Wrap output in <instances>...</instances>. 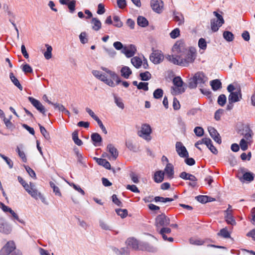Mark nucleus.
<instances>
[{"instance_id":"nucleus-14","label":"nucleus","mask_w":255,"mask_h":255,"mask_svg":"<svg viewBox=\"0 0 255 255\" xmlns=\"http://www.w3.org/2000/svg\"><path fill=\"white\" fill-rule=\"evenodd\" d=\"M136 51V48L134 45L130 44L128 46H125L123 49L122 52L128 57H132Z\"/></svg>"},{"instance_id":"nucleus-29","label":"nucleus","mask_w":255,"mask_h":255,"mask_svg":"<svg viewBox=\"0 0 255 255\" xmlns=\"http://www.w3.org/2000/svg\"><path fill=\"white\" fill-rule=\"evenodd\" d=\"M9 78L13 84L17 87L20 91H22L23 87L19 83L18 80L15 77L13 73L11 72L9 74Z\"/></svg>"},{"instance_id":"nucleus-46","label":"nucleus","mask_w":255,"mask_h":255,"mask_svg":"<svg viewBox=\"0 0 255 255\" xmlns=\"http://www.w3.org/2000/svg\"><path fill=\"white\" fill-rule=\"evenodd\" d=\"M226 221L228 224L235 225L236 223L235 220L234 219L231 213H228L225 216Z\"/></svg>"},{"instance_id":"nucleus-44","label":"nucleus","mask_w":255,"mask_h":255,"mask_svg":"<svg viewBox=\"0 0 255 255\" xmlns=\"http://www.w3.org/2000/svg\"><path fill=\"white\" fill-rule=\"evenodd\" d=\"M45 46L47 48L46 51L44 53V56L46 59H49L52 57V48L48 44H46Z\"/></svg>"},{"instance_id":"nucleus-48","label":"nucleus","mask_w":255,"mask_h":255,"mask_svg":"<svg viewBox=\"0 0 255 255\" xmlns=\"http://www.w3.org/2000/svg\"><path fill=\"white\" fill-rule=\"evenodd\" d=\"M139 76L142 81H148L151 78V74L148 71L140 73Z\"/></svg>"},{"instance_id":"nucleus-43","label":"nucleus","mask_w":255,"mask_h":255,"mask_svg":"<svg viewBox=\"0 0 255 255\" xmlns=\"http://www.w3.org/2000/svg\"><path fill=\"white\" fill-rule=\"evenodd\" d=\"M223 37L229 42L232 41L234 38V34L230 31H225L223 33Z\"/></svg>"},{"instance_id":"nucleus-16","label":"nucleus","mask_w":255,"mask_h":255,"mask_svg":"<svg viewBox=\"0 0 255 255\" xmlns=\"http://www.w3.org/2000/svg\"><path fill=\"white\" fill-rule=\"evenodd\" d=\"M11 231V228L5 221L4 219L0 217V232L9 234Z\"/></svg>"},{"instance_id":"nucleus-36","label":"nucleus","mask_w":255,"mask_h":255,"mask_svg":"<svg viewBox=\"0 0 255 255\" xmlns=\"http://www.w3.org/2000/svg\"><path fill=\"white\" fill-rule=\"evenodd\" d=\"M210 85L214 91H217L222 87V83L219 79H215L210 81Z\"/></svg>"},{"instance_id":"nucleus-57","label":"nucleus","mask_w":255,"mask_h":255,"mask_svg":"<svg viewBox=\"0 0 255 255\" xmlns=\"http://www.w3.org/2000/svg\"><path fill=\"white\" fill-rule=\"evenodd\" d=\"M196 199L201 203H206L208 201V197L205 195H199L195 197Z\"/></svg>"},{"instance_id":"nucleus-13","label":"nucleus","mask_w":255,"mask_h":255,"mask_svg":"<svg viewBox=\"0 0 255 255\" xmlns=\"http://www.w3.org/2000/svg\"><path fill=\"white\" fill-rule=\"evenodd\" d=\"M139 250L150 253H155L157 252V249L148 243L141 242L139 243Z\"/></svg>"},{"instance_id":"nucleus-26","label":"nucleus","mask_w":255,"mask_h":255,"mask_svg":"<svg viewBox=\"0 0 255 255\" xmlns=\"http://www.w3.org/2000/svg\"><path fill=\"white\" fill-rule=\"evenodd\" d=\"M179 177L184 180H189L191 181H197V178L193 174L188 173L185 171L182 172L180 175Z\"/></svg>"},{"instance_id":"nucleus-15","label":"nucleus","mask_w":255,"mask_h":255,"mask_svg":"<svg viewBox=\"0 0 255 255\" xmlns=\"http://www.w3.org/2000/svg\"><path fill=\"white\" fill-rule=\"evenodd\" d=\"M208 130L210 136L215 140V141L218 144H221L222 142L221 138L217 130L212 127H208Z\"/></svg>"},{"instance_id":"nucleus-31","label":"nucleus","mask_w":255,"mask_h":255,"mask_svg":"<svg viewBox=\"0 0 255 255\" xmlns=\"http://www.w3.org/2000/svg\"><path fill=\"white\" fill-rule=\"evenodd\" d=\"M91 139L94 142V144L95 146L99 145L98 143L101 142L102 141V138L101 136L98 133H93L91 135Z\"/></svg>"},{"instance_id":"nucleus-19","label":"nucleus","mask_w":255,"mask_h":255,"mask_svg":"<svg viewBox=\"0 0 255 255\" xmlns=\"http://www.w3.org/2000/svg\"><path fill=\"white\" fill-rule=\"evenodd\" d=\"M167 178L169 179H171L174 177V167L171 163H167L164 168V171Z\"/></svg>"},{"instance_id":"nucleus-25","label":"nucleus","mask_w":255,"mask_h":255,"mask_svg":"<svg viewBox=\"0 0 255 255\" xmlns=\"http://www.w3.org/2000/svg\"><path fill=\"white\" fill-rule=\"evenodd\" d=\"M94 159L96 161L97 163L104 167L106 169H110L111 164L109 161L105 159L100 158L98 157H94Z\"/></svg>"},{"instance_id":"nucleus-59","label":"nucleus","mask_w":255,"mask_h":255,"mask_svg":"<svg viewBox=\"0 0 255 255\" xmlns=\"http://www.w3.org/2000/svg\"><path fill=\"white\" fill-rule=\"evenodd\" d=\"M48 103L53 105L56 109H58L59 111L63 112L65 110V108L63 105L58 103H53L50 101H48Z\"/></svg>"},{"instance_id":"nucleus-42","label":"nucleus","mask_w":255,"mask_h":255,"mask_svg":"<svg viewBox=\"0 0 255 255\" xmlns=\"http://www.w3.org/2000/svg\"><path fill=\"white\" fill-rule=\"evenodd\" d=\"M217 235L224 238H230L231 237L230 234L226 228L222 229Z\"/></svg>"},{"instance_id":"nucleus-28","label":"nucleus","mask_w":255,"mask_h":255,"mask_svg":"<svg viewBox=\"0 0 255 255\" xmlns=\"http://www.w3.org/2000/svg\"><path fill=\"white\" fill-rule=\"evenodd\" d=\"M121 75L126 79H128L132 74V71L128 66H124L121 69Z\"/></svg>"},{"instance_id":"nucleus-2","label":"nucleus","mask_w":255,"mask_h":255,"mask_svg":"<svg viewBox=\"0 0 255 255\" xmlns=\"http://www.w3.org/2000/svg\"><path fill=\"white\" fill-rule=\"evenodd\" d=\"M173 83L175 87H171V93L173 95H179L185 91L186 84L182 81L180 76H176L173 79Z\"/></svg>"},{"instance_id":"nucleus-8","label":"nucleus","mask_w":255,"mask_h":255,"mask_svg":"<svg viewBox=\"0 0 255 255\" xmlns=\"http://www.w3.org/2000/svg\"><path fill=\"white\" fill-rule=\"evenodd\" d=\"M175 148L176 151L180 157L184 158L189 156L188 152L182 142L180 141L177 142L176 143Z\"/></svg>"},{"instance_id":"nucleus-52","label":"nucleus","mask_w":255,"mask_h":255,"mask_svg":"<svg viewBox=\"0 0 255 255\" xmlns=\"http://www.w3.org/2000/svg\"><path fill=\"white\" fill-rule=\"evenodd\" d=\"M194 132L196 136H202L203 135L204 131L203 128L201 127H196L194 129Z\"/></svg>"},{"instance_id":"nucleus-32","label":"nucleus","mask_w":255,"mask_h":255,"mask_svg":"<svg viewBox=\"0 0 255 255\" xmlns=\"http://www.w3.org/2000/svg\"><path fill=\"white\" fill-rule=\"evenodd\" d=\"M254 179V174L250 172H247L243 174L242 178H240V180L242 181L243 180L248 182H251Z\"/></svg>"},{"instance_id":"nucleus-35","label":"nucleus","mask_w":255,"mask_h":255,"mask_svg":"<svg viewBox=\"0 0 255 255\" xmlns=\"http://www.w3.org/2000/svg\"><path fill=\"white\" fill-rule=\"evenodd\" d=\"M131 63L136 68H139L141 66L142 61L139 57L135 56L131 59Z\"/></svg>"},{"instance_id":"nucleus-45","label":"nucleus","mask_w":255,"mask_h":255,"mask_svg":"<svg viewBox=\"0 0 255 255\" xmlns=\"http://www.w3.org/2000/svg\"><path fill=\"white\" fill-rule=\"evenodd\" d=\"M154 200L156 202H161L163 203H166L167 202H171L174 200L173 198H164L163 197H160V196H156L154 197Z\"/></svg>"},{"instance_id":"nucleus-60","label":"nucleus","mask_w":255,"mask_h":255,"mask_svg":"<svg viewBox=\"0 0 255 255\" xmlns=\"http://www.w3.org/2000/svg\"><path fill=\"white\" fill-rule=\"evenodd\" d=\"M197 83L194 79V77L189 79L188 82V87L190 89H194L197 87Z\"/></svg>"},{"instance_id":"nucleus-23","label":"nucleus","mask_w":255,"mask_h":255,"mask_svg":"<svg viewBox=\"0 0 255 255\" xmlns=\"http://www.w3.org/2000/svg\"><path fill=\"white\" fill-rule=\"evenodd\" d=\"M197 84H203L206 82V77L203 72H197L194 76Z\"/></svg>"},{"instance_id":"nucleus-54","label":"nucleus","mask_w":255,"mask_h":255,"mask_svg":"<svg viewBox=\"0 0 255 255\" xmlns=\"http://www.w3.org/2000/svg\"><path fill=\"white\" fill-rule=\"evenodd\" d=\"M227 98L224 94H222L218 97V103L221 106H223L226 103Z\"/></svg>"},{"instance_id":"nucleus-21","label":"nucleus","mask_w":255,"mask_h":255,"mask_svg":"<svg viewBox=\"0 0 255 255\" xmlns=\"http://www.w3.org/2000/svg\"><path fill=\"white\" fill-rule=\"evenodd\" d=\"M126 243L128 246L131 247L132 249L134 250H139V243L135 239L133 238H128Z\"/></svg>"},{"instance_id":"nucleus-6","label":"nucleus","mask_w":255,"mask_h":255,"mask_svg":"<svg viewBox=\"0 0 255 255\" xmlns=\"http://www.w3.org/2000/svg\"><path fill=\"white\" fill-rule=\"evenodd\" d=\"M164 56L161 51L158 50H153L149 56L150 60L155 64L160 63L162 61Z\"/></svg>"},{"instance_id":"nucleus-62","label":"nucleus","mask_w":255,"mask_h":255,"mask_svg":"<svg viewBox=\"0 0 255 255\" xmlns=\"http://www.w3.org/2000/svg\"><path fill=\"white\" fill-rule=\"evenodd\" d=\"M148 83L146 82H140L138 84V89L139 90H143L145 91H147L148 90Z\"/></svg>"},{"instance_id":"nucleus-22","label":"nucleus","mask_w":255,"mask_h":255,"mask_svg":"<svg viewBox=\"0 0 255 255\" xmlns=\"http://www.w3.org/2000/svg\"><path fill=\"white\" fill-rule=\"evenodd\" d=\"M107 149L110 153L113 159L116 160L119 155L118 149L112 144H109L107 145Z\"/></svg>"},{"instance_id":"nucleus-18","label":"nucleus","mask_w":255,"mask_h":255,"mask_svg":"<svg viewBox=\"0 0 255 255\" xmlns=\"http://www.w3.org/2000/svg\"><path fill=\"white\" fill-rule=\"evenodd\" d=\"M101 69L110 75L111 77L110 79H112L113 81L114 80L116 81V85L121 83V80L120 77L115 72L112 71L106 67H101Z\"/></svg>"},{"instance_id":"nucleus-63","label":"nucleus","mask_w":255,"mask_h":255,"mask_svg":"<svg viewBox=\"0 0 255 255\" xmlns=\"http://www.w3.org/2000/svg\"><path fill=\"white\" fill-rule=\"evenodd\" d=\"M240 145L242 150L245 151L248 149V142L245 138H242L240 142Z\"/></svg>"},{"instance_id":"nucleus-56","label":"nucleus","mask_w":255,"mask_h":255,"mask_svg":"<svg viewBox=\"0 0 255 255\" xmlns=\"http://www.w3.org/2000/svg\"><path fill=\"white\" fill-rule=\"evenodd\" d=\"M126 145L127 147L131 151L133 152L136 151V146L133 144L131 140H128L126 141Z\"/></svg>"},{"instance_id":"nucleus-37","label":"nucleus","mask_w":255,"mask_h":255,"mask_svg":"<svg viewBox=\"0 0 255 255\" xmlns=\"http://www.w3.org/2000/svg\"><path fill=\"white\" fill-rule=\"evenodd\" d=\"M35 185L33 183L30 182V190L28 191V193L34 198L37 199L38 193L37 190L35 188Z\"/></svg>"},{"instance_id":"nucleus-7","label":"nucleus","mask_w":255,"mask_h":255,"mask_svg":"<svg viewBox=\"0 0 255 255\" xmlns=\"http://www.w3.org/2000/svg\"><path fill=\"white\" fill-rule=\"evenodd\" d=\"M15 249V245L13 241L8 242L0 250V255H8Z\"/></svg>"},{"instance_id":"nucleus-17","label":"nucleus","mask_w":255,"mask_h":255,"mask_svg":"<svg viewBox=\"0 0 255 255\" xmlns=\"http://www.w3.org/2000/svg\"><path fill=\"white\" fill-rule=\"evenodd\" d=\"M239 133L244 135L246 140H249L253 134V131L249 126H244L242 129L239 130Z\"/></svg>"},{"instance_id":"nucleus-1","label":"nucleus","mask_w":255,"mask_h":255,"mask_svg":"<svg viewBox=\"0 0 255 255\" xmlns=\"http://www.w3.org/2000/svg\"><path fill=\"white\" fill-rule=\"evenodd\" d=\"M172 50L174 53L180 54L181 55L183 66H188L189 63H193L196 57V49L192 47L186 49L183 43H176L172 48Z\"/></svg>"},{"instance_id":"nucleus-49","label":"nucleus","mask_w":255,"mask_h":255,"mask_svg":"<svg viewBox=\"0 0 255 255\" xmlns=\"http://www.w3.org/2000/svg\"><path fill=\"white\" fill-rule=\"evenodd\" d=\"M153 95L155 99H158L163 96V91L161 89L158 88L154 91Z\"/></svg>"},{"instance_id":"nucleus-51","label":"nucleus","mask_w":255,"mask_h":255,"mask_svg":"<svg viewBox=\"0 0 255 255\" xmlns=\"http://www.w3.org/2000/svg\"><path fill=\"white\" fill-rule=\"evenodd\" d=\"M113 20H114V25L117 27H121L123 25V22L121 21V20H120V17L117 16V15H115L114 17H113Z\"/></svg>"},{"instance_id":"nucleus-40","label":"nucleus","mask_w":255,"mask_h":255,"mask_svg":"<svg viewBox=\"0 0 255 255\" xmlns=\"http://www.w3.org/2000/svg\"><path fill=\"white\" fill-rule=\"evenodd\" d=\"M38 126L39 127L40 131L42 135L46 140H49L50 139V136L49 132L46 130L45 128L41 126L40 124H38Z\"/></svg>"},{"instance_id":"nucleus-9","label":"nucleus","mask_w":255,"mask_h":255,"mask_svg":"<svg viewBox=\"0 0 255 255\" xmlns=\"http://www.w3.org/2000/svg\"><path fill=\"white\" fill-rule=\"evenodd\" d=\"M28 100L31 103V104L41 113L44 116H46L45 112L46 110L44 107L38 100L34 99L32 97H28Z\"/></svg>"},{"instance_id":"nucleus-39","label":"nucleus","mask_w":255,"mask_h":255,"mask_svg":"<svg viewBox=\"0 0 255 255\" xmlns=\"http://www.w3.org/2000/svg\"><path fill=\"white\" fill-rule=\"evenodd\" d=\"M9 214H10V215H9V216L12 220L16 221L20 223H24L23 220L19 219L18 215L16 213H15L14 211L12 209L10 210Z\"/></svg>"},{"instance_id":"nucleus-53","label":"nucleus","mask_w":255,"mask_h":255,"mask_svg":"<svg viewBox=\"0 0 255 255\" xmlns=\"http://www.w3.org/2000/svg\"><path fill=\"white\" fill-rule=\"evenodd\" d=\"M198 46L202 50H205L207 48V42L203 38H201L198 41Z\"/></svg>"},{"instance_id":"nucleus-30","label":"nucleus","mask_w":255,"mask_h":255,"mask_svg":"<svg viewBox=\"0 0 255 255\" xmlns=\"http://www.w3.org/2000/svg\"><path fill=\"white\" fill-rule=\"evenodd\" d=\"M205 144L206 145L207 147L209 146L212 143V141L209 138H204L201 140H198L195 144L196 147H197L198 149L201 150V148L198 146V145L201 144Z\"/></svg>"},{"instance_id":"nucleus-10","label":"nucleus","mask_w":255,"mask_h":255,"mask_svg":"<svg viewBox=\"0 0 255 255\" xmlns=\"http://www.w3.org/2000/svg\"><path fill=\"white\" fill-rule=\"evenodd\" d=\"M174 54L175 55H167L166 57V59L174 64L183 66V62L181 55H180V54Z\"/></svg>"},{"instance_id":"nucleus-27","label":"nucleus","mask_w":255,"mask_h":255,"mask_svg":"<svg viewBox=\"0 0 255 255\" xmlns=\"http://www.w3.org/2000/svg\"><path fill=\"white\" fill-rule=\"evenodd\" d=\"M164 172L159 170L154 173L153 179L156 183H161L164 179Z\"/></svg>"},{"instance_id":"nucleus-24","label":"nucleus","mask_w":255,"mask_h":255,"mask_svg":"<svg viewBox=\"0 0 255 255\" xmlns=\"http://www.w3.org/2000/svg\"><path fill=\"white\" fill-rule=\"evenodd\" d=\"M173 19L178 22V25H181L184 23V18L183 14L179 12H173Z\"/></svg>"},{"instance_id":"nucleus-3","label":"nucleus","mask_w":255,"mask_h":255,"mask_svg":"<svg viewBox=\"0 0 255 255\" xmlns=\"http://www.w3.org/2000/svg\"><path fill=\"white\" fill-rule=\"evenodd\" d=\"M152 129L149 125L144 124L141 125L140 129L138 131L137 135L146 141H149L151 139L150 135Z\"/></svg>"},{"instance_id":"nucleus-5","label":"nucleus","mask_w":255,"mask_h":255,"mask_svg":"<svg viewBox=\"0 0 255 255\" xmlns=\"http://www.w3.org/2000/svg\"><path fill=\"white\" fill-rule=\"evenodd\" d=\"M170 225V219L164 214L158 215L155 218V226L158 229L161 227H165Z\"/></svg>"},{"instance_id":"nucleus-61","label":"nucleus","mask_w":255,"mask_h":255,"mask_svg":"<svg viewBox=\"0 0 255 255\" xmlns=\"http://www.w3.org/2000/svg\"><path fill=\"white\" fill-rule=\"evenodd\" d=\"M180 35V30L178 28H175L170 33V36L172 38L175 39Z\"/></svg>"},{"instance_id":"nucleus-58","label":"nucleus","mask_w":255,"mask_h":255,"mask_svg":"<svg viewBox=\"0 0 255 255\" xmlns=\"http://www.w3.org/2000/svg\"><path fill=\"white\" fill-rule=\"evenodd\" d=\"M67 5L69 9L70 12L71 13H73L75 10L76 0H71Z\"/></svg>"},{"instance_id":"nucleus-64","label":"nucleus","mask_w":255,"mask_h":255,"mask_svg":"<svg viewBox=\"0 0 255 255\" xmlns=\"http://www.w3.org/2000/svg\"><path fill=\"white\" fill-rule=\"evenodd\" d=\"M22 70L25 73H32L33 71L32 68L28 64L23 65Z\"/></svg>"},{"instance_id":"nucleus-34","label":"nucleus","mask_w":255,"mask_h":255,"mask_svg":"<svg viewBox=\"0 0 255 255\" xmlns=\"http://www.w3.org/2000/svg\"><path fill=\"white\" fill-rule=\"evenodd\" d=\"M137 24L141 27H145L148 25V21L146 18L139 16L137 19Z\"/></svg>"},{"instance_id":"nucleus-4","label":"nucleus","mask_w":255,"mask_h":255,"mask_svg":"<svg viewBox=\"0 0 255 255\" xmlns=\"http://www.w3.org/2000/svg\"><path fill=\"white\" fill-rule=\"evenodd\" d=\"M92 73L96 78L104 82L107 85L111 87L116 86V84L114 81H113L112 79H108L105 74H103L98 70H93Z\"/></svg>"},{"instance_id":"nucleus-38","label":"nucleus","mask_w":255,"mask_h":255,"mask_svg":"<svg viewBox=\"0 0 255 255\" xmlns=\"http://www.w3.org/2000/svg\"><path fill=\"white\" fill-rule=\"evenodd\" d=\"M72 139L74 143L78 146H80L83 144L82 141L78 137V131L75 130L72 133Z\"/></svg>"},{"instance_id":"nucleus-41","label":"nucleus","mask_w":255,"mask_h":255,"mask_svg":"<svg viewBox=\"0 0 255 255\" xmlns=\"http://www.w3.org/2000/svg\"><path fill=\"white\" fill-rule=\"evenodd\" d=\"M22 144H20L19 146H17L16 149V151L18 153L19 156L21 158L22 161L24 162H26L27 161V159L25 156V153L23 151H21L20 149V147L22 148Z\"/></svg>"},{"instance_id":"nucleus-47","label":"nucleus","mask_w":255,"mask_h":255,"mask_svg":"<svg viewBox=\"0 0 255 255\" xmlns=\"http://www.w3.org/2000/svg\"><path fill=\"white\" fill-rule=\"evenodd\" d=\"M116 212L122 218H126L128 214V211L127 209H116Z\"/></svg>"},{"instance_id":"nucleus-55","label":"nucleus","mask_w":255,"mask_h":255,"mask_svg":"<svg viewBox=\"0 0 255 255\" xmlns=\"http://www.w3.org/2000/svg\"><path fill=\"white\" fill-rule=\"evenodd\" d=\"M50 185L51 187L53 189V192L55 193L56 195L61 196V193L60 191L59 188L58 187L56 186L55 184L52 182H50Z\"/></svg>"},{"instance_id":"nucleus-20","label":"nucleus","mask_w":255,"mask_h":255,"mask_svg":"<svg viewBox=\"0 0 255 255\" xmlns=\"http://www.w3.org/2000/svg\"><path fill=\"white\" fill-rule=\"evenodd\" d=\"M240 98H242L241 91L240 89L234 92H231L229 96V102H237L240 101Z\"/></svg>"},{"instance_id":"nucleus-50","label":"nucleus","mask_w":255,"mask_h":255,"mask_svg":"<svg viewBox=\"0 0 255 255\" xmlns=\"http://www.w3.org/2000/svg\"><path fill=\"white\" fill-rule=\"evenodd\" d=\"M114 100L117 106L122 109H124L125 108V105L123 102H122V100L120 98L117 97L116 96L114 95Z\"/></svg>"},{"instance_id":"nucleus-33","label":"nucleus","mask_w":255,"mask_h":255,"mask_svg":"<svg viewBox=\"0 0 255 255\" xmlns=\"http://www.w3.org/2000/svg\"><path fill=\"white\" fill-rule=\"evenodd\" d=\"M91 23L93 24L92 28L96 31H98L101 28L102 23L100 20L98 18L94 17L92 18Z\"/></svg>"},{"instance_id":"nucleus-11","label":"nucleus","mask_w":255,"mask_h":255,"mask_svg":"<svg viewBox=\"0 0 255 255\" xmlns=\"http://www.w3.org/2000/svg\"><path fill=\"white\" fill-rule=\"evenodd\" d=\"M213 14L216 17V18L211 19V26L212 31L216 32L218 31V27L216 25H214L215 21H219L220 22V25H222V24L224 23V20L223 16L217 12L214 11Z\"/></svg>"},{"instance_id":"nucleus-12","label":"nucleus","mask_w":255,"mask_h":255,"mask_svg":"<svg viewBox=\"0 0 255 255\" xmlns=\"http://www.w3.org/2000/svg\"><path fill=\"white\" fill-rule=\"evenodd\" d=\"M150 6L154 11L160 13L163 7V2L161 0H151Z\"/></svg>"}]
</instances>
